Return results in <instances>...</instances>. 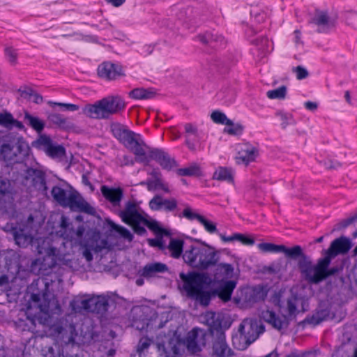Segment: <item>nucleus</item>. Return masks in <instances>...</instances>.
<instances>
[{"label":"nucleus","mask_w":357,"mask_h":357,"mask_svg":"<svg viewBox=\"0 0 357 357\" xmlns=\"http://www.w3.org/2000/svg\"><path fill=\"white\" fill-rule=\"evenodd\" d=\"M263 253H283L287 259L297 261V266L301 278L309 284H318L331 276L338 274L342 268L337 266L330 268L328 257H324L313 264L310 258L304 252L300 245L287 247L283 244L261 243L257 245Z\"/></svg>","instance_id":"1"},{"label":"nucleus","mask_w":357,"mask_h":357,"mask_svg":"<svg viewBox=\"0 0 357 357\" xmlns=\"http://www.w3.org/2000/svg\"><path fill=\"white\" fill-rule=\"evenodd\" d=\"M59 310V304L54 295L45 287L43 293L32 294L26 306V314L33 324H49L50 313Z\"/></svg>","instance_id":"2"},{"label":"nucleus","mask_w":357,"mask_h":357,"mask_svg":"<svg viewBox=\"0 0 357 357\" xmlns=\"http://www.w3.org/2000/svg\"><path fill=\"white\" fill-rule=\"evenodd\" d=\"M119 216L123 222L130 225L138 235L146 234V230L144 225L156 234L165 233L157 221L149 220L146 218L148 215L144 214L141 208L133 202L126 203L124 209L120 211Z\"/></svg>","instance_id":"3"},{"label":"nucleus","mask_w":357,"mask_h":357,"mask_svg":"<svg viewBox=\"0 0 357 357\" xmlns=\"http://www.w3.org/2000/svg\"><path fill=\"white\" fill-rule=\"evenodd\" d=\"M180 278L183 282V289L188 296L199 302L204 306H207L211 300V293L208 287L211 278L206 273H192L186 275L180 273Z\"/></svg>","instance_id":"4"},{"label":"nucleus","mask_w":357,"mask_h":357,"mask_svg":"<svg viewBox=\"0 0 357 357\" xmlns=\"http://www.w3.org/2000/svg\"><path fill=\"white\" fill-rule=\"evenodd\" d=\"M307 307L308 304L306 300L302 297H298L294 294H291L287 301L288 316L279 317L275 315L274 312L266 309L261 312V318L270 324L275 329L281 331L287 328L289 319L295 317L300 312H303L306 311Z\"/></svg>","instance_id":"5"},{"label":"nucleus","mask_w":357,"mask_h":357,"mask_svg":"<svg viewBox=\"0 0 357 357\" xmlns=\"http://www.w3.org/2000/svg\"><path fill=\"white\" fill-rule=\"evenodd\" d=\"M217 252L209 246H191L186 250L183 258L184 261L192 267L205 270L217 264Z\"/></svg>","instance_id":"6"},{"label":"nucleus","mask_w":357,"mask_h":357,"mask_svg":"<svg viewBox=\"0 0 357 357\" xmlns=\"http://www.w3.org/2000/svg\"><path fill=\"white\" fill-rule=\"evenodd\" d=\"M125 107L124 102L118 96H109L93 105H86L82 112L91 119H105L118 112Z\"/></svg>","instance_id":"7"},{"label":"nucleus","mask_w":357,"mask_h":357,"mask_svg":"<svg viewBox=\"0 0 357 357\" xmlns=\"http://www.w3.org/2000/svg\"><path fill=\"white\" fill-rule=\"evenodd\" d=\"M70 305L75 312H81L82 310H85L103 314L107 311L109 303L108 298L103 296L90 297L78 296L70 301Z\"/></svg>","instance_id":"8"},{"label":"nucleus","mask_w":357,"mask_h":357,"mask_svg":"<svg viewBox=\"0 0 357 357\" xmlns=\"http://www.w3.org/2000/svg\"><path fill=\"white\" fill-rule=\"evenodd\" d=\"M29 152V146L22 138L3 143L0 146V159L8 163L18 162Z\"/></svg>","instance_id":"9"},{"label":"nucleus","mask_w":357,"mask_h":357,"mask_svg":"<svg viewBox=\"0 0 357 357\" xmlns=\"http://www.w3.org/2000/svg\"><path fill=\"white\" fill-rule=\"evenodd\" d=\"M238 331L241 333L239 339L245 341V344L239 345L238 349L243 350L248 345L253 342L264 331V326L257 320L245 319L241 324Z\"/></svg>","instance_id":"10"},{"label":"nucleus","mask_w":357,"mask_h":357,"mask_svg":"<svg viewBox=\"0 0 357 357\" xmlns=\"http://www.w3.org/2000/svg\"><path fill=\"white\" fill-rule=\"evenodd\" d=\"M61 229L59 234L64 239L70 241H74L75 243H81L82 238L85 231V228L83 225H79L77 228L73 225L72 223L68 222V219L62 216L61 221Z\"/></svg>","instance_id":"11"},{"label":"nucleus","mask_w":357,"mask_h":357,"mask_svg":"<svg viewBox=\"0 0 357 357\" xmlns=\"http://www.w3.org/2000/svg\"><path fill=\"white\" fill-rule=\"evenodd\" d=\"M184 347L186 346L188 351L195 354L199 352L202 347L205 345L204 333V332L197 328H194L190 331L186 337Z\"/></svg>","instance_id":"12"},{"label":"nucleus","mask_w":357,"mask_h":357,"mask_svg":"<svg viewBox=\"0 0 357 357\" xmlns=\"http://www.w3.org/2000/svg\"><path fill=\"white\" fill-rule=\"evenodd\" d=\"M24 179L26 185H30L39 191H46L45 174L42 170L33 167L28 168L25 172Z\"/></svg>","instance_id":"13"},{"label":"nucleus","mask_w":357,"mask_h":357,"mask_svg":"<svg viewBox=\"0 0 357 357\" xmlns=\"http://www.w3.org/2000/svg\"><path fill=\"white\" fill-rule=\"evenodd\" d=\"M258 154L259 151L255 146L248 143L243 144L239 146L235 160L237 164H242L247 167L250 162L255 161Z\"/></svg>","instance_id":"14"},{"label":"nucleus","mask_w":357,"mask_h":357,"mask_svg":"<svg viewBox=\"0 0 357 357\" xmlns=\"http://www.w3.org/2000/svg\"><path fill=\"white\" fill-rule=\"evenodd\" d=\"M352 246L349 238L345 236H340L335 239L331 244L329 248L326 251L325 257H328L330 261L337 255H344L349 252Z\"/></svg>","instance_id":"15"},{"label":"nucleus","mask_w":357,"mask_h":357,"mask_svg":"<svg viewBox=\"0 0 357 357\" xmlns=\"http://www.w3.org/2000/svg\"><path fill=\"white\" fill-rule=\"evenodd\" d=\"M157 347L159 351L165 355V357H175L181 355L184 349V343L176 337L170 338L168 342L158 343Z\"/></svg>","instance_id":"16"},{"label":"nucleus","mask_w":357,"mask_h":357,"mask_svg":"<svg viewBox=\"0 0 357 357\" xmlns=\"http://www.w3.org/2000/svg\"><path fill=\"white\" fill-rule=\"evenodd\" d=\"M126 147L135 155V160L138 162H146L148 153L151 154V151L139 135Z\"/></svg>","instance_id":"17"},{"label":"nucleus","mask_w":357,"mask_h":357,"mask_svg":"<svg viewBox=\"0 0 357 357\" xmlns=\"http://www.w3.org/2000/svg\"><path fill=\"white\" fill-rule=\"evenodd\" d=\"M97 73L98 77L106 80H114L124 75L122 67L111 62H103L99 65Z\"/></svg>","instance_id":"18"},{"label":"nucleus","mask_w":357,"mask_h":357,"mask_svg":"<svg viewBox=\"0 0 357 357\" xmlns=\"http://www.w3.org/2000/svg\"><path fill=\"white\" fill-rule=\"evenodd\" d=\"M64 207H69L72 211L91 213L93 209L89 204L76 191L70 190V194Z\"/></svg>","instance_id":"19"},{"label":"nucleus","mask_w":357,"mask_h":357,"mask_svg":"<svg viewBox=\"0 0 357 357\" xmlns=\"http://www.w3.org/2000/svg\"><path fill=\"white\" fill-rule=\"evenodd\" d=\"M312 21L319 28V31H326L335 26V20L326 10L317 9Z\"/></svg>","instance_id":"20"},{"label":"nucleus","mask_w":357,"mask_h":357,"mask_svg":"<svg viewBox=\"0 0 357 357\" xmlns=\"http://www.w3.org/2000/svg\"><path fill=\"white\" fill-rule=\"evenodd\" d=\"M213 355L216 357H230L233 355L231 349L225 341L224 333L218 331L213 343Z\"/></svg>","instance_id":"21"},{"label":"nucleus","mask_w":357,"mask_h":357,"mask_svg":"<svg viewBox=\"0 0 357 357\" xmlns=\"http://www.w3.org/2000/svg\"><path fill=\"white\" fill-rule=\"evenodd\" d=\"M0 204L5 211L13 209V199L10 193V183L8 180L0 178Z\"/></svg>","instance_id":"22"},{"label":"nucleus","mask_w":357,"mask_h":357,"mask_svg":"<svg viewBox=\"0 0 357 357\" xmlns=\"http://www.w3.org/2000/svg\"><path fill=\"white\" fill-rule=\"evenodd\" d=\"M111 130L114 136L126 146L137 137V134L129 130L126 126L119 123L111 125Z\"/></svg>","instance_id":"23"},{"label":"nucleus","mask_w":357,"mask_h":357,"mask_svg":"<svg viewBox=\"0 0 357 357\" xmlns=\"http://www.w3.org/2000/svg\"><path fill=\"white\" fill-rule=\"evenodd\" d=\"M149 206L153 211L165 209L172 211L177 207V201L174 198L164 199L161 195H155L149 202Z\"/></svg>","instance_id":"24"},{"label":"nucleus","mask_w":357,"mask_h":357,"mask_svg":"<svg viewBox=\"0 0 357 357\" xmlns=\"http://www.w3.org/2000/svg\"><path fill=\"white\" fill-rule=\"evenodd\" d=\"M100 191L103 197L114 206H120V203L123 197V190L121 188H114L107 185H102Z\"/></svg>","instance_id":"25"},{"label":"nucleus","mask_w":357,"mask_h":357,"mask_svg":"<svg viewBox=\"0 0 357 357\" xmlns=\"http://www.w3.org/2000/svg\"><path fill=\"white\" fill-rule=\"evenodd\" d=\"M167 271L168 267L165 264L161 262H153L146 264L139 273L143 278H151L156 277L159 273H162Z\"/></svg>","instance_id":"26"},{"label":"nucleus","mask_w":357,"mask_h":357,"mask_svg":"<svg viewBox=\"0 0 357 357\" xmlns=\"http://www.w3.org/2000/svg\"><path fill=\"white\" fill-rule=\"evenodd\" d=\"M212 179L220 182H227L230 184L234 183V175L231 168L218 167L213 174Z\"/></svg>","instance_id":"27"},{"label":"nucleus","mask_w":357,"mask_h":357,"mask_svg":"<svg viewBox=\"0 0 357 357\" xmlns=\"http://www.w3.org/2000/svg\"><path fill=\"white\" fill-rule=\"evenodd\" d=\"M234 275V268L231 264L220 263L216 266L214 277L218 280L232 279Z\"/></svg>","instance_id":"28"},{"label":"nucleus","mask_w":357,"mask_h":357,"mask_svg":"<svg viewBox=\"0 0 357 357\" xmlns=\"http://www.w3.org/2000/svg\"><path fill=\"white\" fill-rule=\"evenodd\" d=\"M47 119L52 124L59 126L66 130H73L75 126L67 118L63 117L61 114L57 113H52L47 116Z\"/></svg>","instance_id":"29"},{"label":"nucleus","mask_w":357,"mask_h":357,"mask_svg":"<svg viewBox=\"0 0 357 357\" xmlns=\"http://www.w3.org/2000/svg\"><path fill=\"white\" fill-rule=\"evenodd\" d=\"M12 232L16 244L20 247L26 248L33 241V237L31 234L24 231L20 227L13 228Z\"/></svg>","instance_id":"30"},{"label":"nucleus","mask_w":357,"mask_h":357,"mask_svg":"<svg viewBox=\"0 0 357 357\" xmlns=\"http://www.w3.org/2000/svg\"><path fill=\"white\" fill-rule=\"evenodd\" d=\"M236 285V282L234 280L224 282L217 290L219 298L225 302L229 301Z\"/></svg>","instance_id":"31"},{"label":"nucleus","mask_w":357,"mask_h":357,"mask_svg":"<svg viewBox=\"0 0 357 357\" xmlns=\"http://www.w3.org/2000/svg\"><path fill=\"white\" fill-rule=\"evenodd\" d=\"M24 119L25 123L38 133H40L45 128V123L44 121L37 116L31 115L28 112H24Z\"/></svg>","instance_id":"32"},{"label":"nucleus","mask_w":357,"mask_h":357,"mask_svg":"<svg viewBox=\"0 0 357 357\" xmlns=\"http://www.w3.org/2000/svg\"><path fill=\"white\" fill-rule=\"evenodd\" d=\"M155 92L151 89L136 88L129 92V96L136 100L151 99L155 96Z\"/></svg>","instance_id":"33"},{"label":"nucleus","mask_w":357,"mask_h":357,"mask_svg":"<svg viewBox=\"0 0 357 357\" xmlns=\"http://www.w3.org/2000/svg\"><path fill=\"white\" fill-rule=\"evenodd\" d=\"M53 198L62 206L66 202L67 198L70 194V190H65L59 187L54 186L52 190Z\"/></svg>","instance_id":"34"},{"label":"nucleus","mask_w":357,"mask_h":357,"mask_svg":"<svg viewBox=\"0 0 357 357\" xmlns=\"http://www.w3.org/2000/svg\"><path fill=\"white\" fill-rule=\"evenodd\" d=\"M183 241L172 238L168 245L171 255L174 258H178L183 251Z\"/></svg>","instance_id":"35"},{"label":"nucleus","mask_w":357,"mask_h":357,"mask_svg":"<svg viewBox=\"0 0 357 357\" xmlns=\"http://www.w3.org/2000/svg\"><path fill=\"white\" fill-rule=\"evenodd\" d=\"M178 174L180 176H201L202 172L199 165L194 164L190 167L178 169Z\"/></svg>","instance_id":"36"},{"label":"nucleus","mask_w":357,"mask_h":357,"mask_svg":"<svg viewBox=\"0 0 357 357\" xmlns=\"http://www.w3.org/2000/svg\"><path fill=\"white\" fill-rule=\"evenodd\" d=\"M151 157L155 159L160 165L164 168L171 167V160L164 153L158 150H153L151 151Z\"/></svg>","instance_id":"37"},{"label":"nucleus","mask_w":357,"mask_h":357,"mask_svg":"<svg viewBox=\"0 0 357 357\" xmlns=\"http://www.w3.org/2000/svg\"><path fill=\"white\" fill-rule=\"evenodd\" d=\"M146 184L149 191H154L160 188L165 192H169V188L162 183L161 178L158 176H155V179L154 180L147 181Z\"/></svg>","instance_id":"38"},{"label":"nucleus","mask_w":357,"mask_h":357,"mask_svg":"<svg viewBox=\"0 0 357 357\" xmlns=\"http://www.w3.org/2000/svg\"><path fill=\"white\" fill-rule=\"evenodd\" d=\"M211 118L215 123L225 124L227 126H233L234 123L231 120L227 119L226 115L220 111H213L211 114Z\"/></svg>","instance_id":"39"},{"label":"nucleus","mask_w":357,"mask_h":357,"mask_svg":"<svg viewBox=\"0 0 357 357\" xmlns=\"http://www.w3.org/2000/svg\"><path fill=\"white\" fill-rule=\"evenodd\" d=\"M24 231L31 234L33 237L37 231L38 226L33 222V215H30L26 220L19 227Z\"/></svg>","instance_id":"40"},{"label":"nucleus","mask_w":357,"mask_h":357,"mask_svg":"<svg viewBox=\"0 0 357 357\" xmlns=\"http://www.w3.org/2000/svg\"><path fill=\"white\" fill-rule=\"evenodd\" d=\"M45 152L51 158L60 160L65 155V149L61 145L52 144Z\"/></svg>","instance_id":"41"},{"label":"nucleus","mask_w":357,"mask_h":357,"mask_svg":"<svg viewBox=\"0 0 357 357\" xmlns=\"http://www.w3.org/2000/svg\"><path fill=\"white\" fill-rule=\"evenodd\" d=\"M111 228L118 232L121 237L123 238L128 240V241H132L133 238V235L131 234V232L126 228L118 225L115 224L114 222H111L109 224Z\"/></svg>","instance_id":"42"},{"label":"nucleus","mask_w":357,"mask_h":357,"mask_svg":"<svg viewBox=\"0 0 357 357\" xmlns=\"http://www.w3.org/2000/svg\"><path fill=\"white\" fill-rule=\"evenodd\" d=\"M287 95V87L282 86L278 89L268 91L267 96L270 99H284Z\"/></svg>","instance_id":"43"},{"label":"nucleus","mask_w":357,"mask_h":357,"mask_svg":"<svg viewBox=\"0 0 357 357\" xmlns=\"http://www.w3.org/2000/svg\"><path fill=\"white\" fill-rule=\"evenodd\" d=\"M199 222L204 225L205 229L209 233H215L217 231L215 224L207 220L204 216H201Z\"/></svg>","instance_id":"44"},{"label":"nucleus","mask_w":357,"mask_h":357,"mask_svg":"<svg viewBox=\"0 0 357 357\" xmlns=\"http://www.w3.org/2000/svg\"><path fill=\"white\" fill-rule=\"evenodd\" d=\"M92 250L95 252H98L102 251V250L107 248V241L105 239L98 238L96 239L93 243Z\"/></svg>","instance_id":"45"},{"label":"nucleus","mask_w":357,"mask_h":357,"mask_svg":"<svg viewBox=\"0 0 357 357\" xmlns=\"http://www.w3.org/2000/svg\"><path fill=\"white\" fill-rule=\"evenodd\" d=\"M152 341L148 337H142L139 340L138 345L137 347V351L139 354L144 352L151 345Z\"/></svg>","instance_id":"46"},{"label":"nucleus","mask_w":357,"mask_h":357,"mask_svg":"<svg viewBox=\"0 0 357 357\" xmlns=\"http://www.w3.org/2000/svg\"><path fill=\"white\" fill-rule=\"evenodd\" d=\"M38 251L39 254H44L46 256L51 257L52 259L54 260V257L56 255V249L52 246H49L47 248H42L39 246Z\"/></svg>","instance_id":"47"},{"label":"nucleus","mask_w":357,"mask_h":357,"mask_svg":"<svg viewBox=\"0 0 357 357\" xmlns=\"http://www.w3.org/2000/svg\"><path fill=\"white\" fill-rule=\"evenodd\" d=\"M49 104L50 105H57L59 107H63L66 110H68L70 112L77 111L79 109V106L77 105H75V104L55 102H50Z\"/></svg>","instance_id":"48"},{"label":"nucleus","mask_w":357,"mask_h":357,"mask_svg":"<svg viewBox=\"0 0 357 357\" xmlns=\"http://www.w3.org/2000/svg\"><path fill=\"white\" fill-rule=\"evenodd\" d=\"M231 128H225L224 132L231 135H238L241 134L243 130V126L241 124H236L231 126Z\"/></svg>","instance_id":"49"},{"label":"nucleus","mask_w":357,"mask_h":357,"mask_svg":"<svg viewBox=\"0 0 357 357\" xmlns=\"http://www.w3.org/2000/svg\"><path fill=\"white\" fill-rule=\"evenodd\" d=\"M6 54L8 58V61L12 64H15L17 59V53L15 50L12 47H8L6 49Z\"/></svg>","instance_id":"50"},{"label":"nucleus","mask_w":357,"mask_h":357,"mask_svg":"<svg viewBox=\"0 0 357 357\" xmlns=\"http://www.w3.org/2000/svg\"><path fill=\"white\" fill-rule=\"evenodd\" d=\"M236 241L241 242L244 245H252L255 243L254 238L242 234H236Z\"/></svg>","instance_id":"51"},{"label":"nucleus","mask_w":357,"mask_h":357,"mask_svg":"<svg viewBox=\"0 0 357 357\" xmlns=\"http://www.w3.org/2000/svg\"><path fill=\"white\" fill-rule=\"evenodd\" d=\"M183 215L188 220L197 219L198 221L202 216L198 213H194L189 207H187L183 210Z\"/></svg>","instance_id":"52"},{"label":"nucleus","mask_w":357,"mask_h":357,"mask_svg":"<svg viewBox=\"0 0 357 357\" xmlns=\"http://www.w3.org/2000/svg\"><path fill=\"white\" fill-rule=\"evenodd\" d=\"M293 70L296 73L298 79H305L309 75L307 70L302 66H297Z\"/></svg>","instance_id":"53"},{"label":"nucleus","mask_w":357,"mask_h":357,"mask_svg":"<svg viewBox=\"0 0 357 357\" xmlns=\"http://www.w3.org/2000/svg\"><path fill=\"white\" fill-rule=\"evenodd\" d=\"M11 121L12 115L10 114H0V125H2L6 127H9Z\"/></svg>","instance_id":"54"},{"label":"nucleus","mask_w":357,"mask_h":357,"mask_svg":"<svg viewBox=\"0 0 357 357\" xmlns=\"http://www.w3.org/2000/svg\"><path fill=\"white\" fill-rule=\"evenodd\" d=\"M33 91L27 87H24L23 89H19L17 90V93L20 94V96L25 99H29L31 96L33 95Z\"/></svg>","instance_id":"55"},{"label":"nucleus","mask_w":357,"mask_h":357,"mask_svg":"<svg viewBox=\"0 0 357 357\" xmlns=\"http://www.w3.org/2000/svg\"><path fill=\"white\" fill-rule=\"evenodd\" d=\"M38 144L43 145L45 146V151H47V148H49L53 144L51 139L46 135L40 136L38 140Z\"/></svg>","instance_id":"56"},{"label":"nucleus","mask_w":357,"mask_h":357,"mask_svg":"<svg viewBox=\"0 0 357 357\" xmlns=\"http://www.w3.org/2000/svg\"><path fill=\"white\" fill-rule=\"evenodd\" d=\"M91 251H93L91 245H84V250L82 252V255L88 261H91L93 259V255L91 254Z\"/></svg>","instance_id":"57"},{"label":"nucleus","mask_w":357,"mask_h":357,"mask_svg":"<svg viewBox=\"0 0 357 357\" xmlns=\"http://www.w3.org/2000/svg\"><path fill=\"white\" fill-rule=\"evenodd\" d=\"M256 301L264 300L266 296V292L263 289H258L254 291Z\"/></svg>","instance_id":"58"},{"label":"nucleus","mask_w":357,"mask_h":357,"mask_svg":"<svg viewBox=\"0 0 357 357\" xmlns=\"http://www.w3.org/2000/svg\"><path fill=\"white\" fill-rule=\"evenodd\" d=\"M185 130L187 133L192 134L195 136L197 135V128L192 124L187 123L185 126Z\"/></svg>","instance_id":"59"},{"label":"nucleus","mask_w":357,"mask_h":357,"mask_svg":"<svg viewBox=\"0 0 357 357\" xmlns=\"http://www.w3.org/2000/svg\"><path fill=\"white\" fill-rule=\"evenodd\" d=\"M340 167V164L339 162H335L333 160H328L326 162V167L328 169L330 170H335L337 169Z\"/></svg>","instance_id":"60"},{"label":"nucleus","mask_w":357,"mask_h":357,"mask_svg":"<svg viewBox=\"0 0 357 357\" xmlns=\"http://www.w3.org/2000/svg\"><path fill=\"white\" fill-rule=\"evenodd\" d=\"M305 105L307 109L311 110V111H314V110L317 109V107H318V105L316 102H310V101L306 102L305 103Z\"/></svg>","instance_id":"61"},{"label":"nucleus","mask_w":357,"mask_h":357,"mask_svg":"<svg viewBox=\"0 0 357 357\" xmlns=\"http://www.w3.org/2000/svg\"><path fill=\"white\" fill-rule=\"evenodd\" d=\"M220 238L224 242H230V241H236V234H234L231 236H226L225 235H221Z\"/></svg>","instance_id":"62"},{"label":"nucleus","mask_w":357,"mask_h":357,"mask_svg":"<svg viewBox=\"0 0 357 357\" xmlns=\"http://www.w3.org/2000/svg\"><path fill=\"white\" fill-rule=\"evenodd\" d=\"M11 125L15 126L16 128H17L19 129H23L24 128L23 123L22 122H20V121L15 120L13 117H12V121L10 123V126H11Z\"/></svg>","instance_id":"63"},{"label":"nucleus","mask_w":357,"mask_h":357,"mask_svg":"<svg viewBox=\"0 0 357 357\" xmlns=\"http://www.w3.org/2000/svg\"><path fill=\"white\" fill-rule=\"evenodd\" d=\"M9 280L8 277L3 275L0 277V287L6 286L8 284Z\"/></svg>","instance_id":"64"}]
</instances>
